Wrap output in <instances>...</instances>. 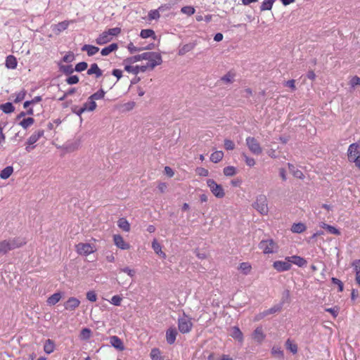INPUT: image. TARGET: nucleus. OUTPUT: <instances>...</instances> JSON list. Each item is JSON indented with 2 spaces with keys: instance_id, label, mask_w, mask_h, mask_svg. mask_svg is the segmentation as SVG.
Returning <instances> with one entry per match:
<instances>
[{
  "instance_id": "f257e3e1",
  "label": "nucleus",
  "mask_w": 360,
  "mask_h": 360,
  "mask_svg": "<svg viewBox=\"0 0 360 360\" xmlns=\"http://www.w3.org/2000/svg\"><path fill=\"white\" fill-rule=\"evenodd\" d=\"M25 243L26 242L24 239L18 237L1 240L0 242V255H6L9 251L23 246Z\"/></svg>"
},
{
  "instance_id": "f03ea898",
  "label": "nucleus",
  "mask_w": 360,
  "mask_h": 360,
  "mask_svg": "<svg viewBox=\"0 0 360 360\" xmlns=\"http://www.w3.org/2000/svg\"><path fill=\"white\" fill-rule=\"evenodd\" d=\"M121 32L120 27H114L108 29L102 32L96 39V43L98 45H103L110 41L112 37H116Z\"/></svg>"
},
{
  "instance_id": "7ed1b4c3",
  "label": "nucleus",
  "mask_w": 360,
  "mask_h": 360,
  "mask_svg": "<svg viewBox=\"0 0 360 360\" xmlns=\"http://www.w3.org/2000/svg\"><path fill=\"white\" fill-rule=\"evenodd\" d=\"M142 55L146 56L142 60H147L148 62L144 66H148V68L153 70L157 65L162 63V58L159 53L156 52H145Z\"/></svg>"
},
{
  "instance_id": "20e7f679",
  "label": "nucleus",
  "mask_w": 360,
  "mask_h": 360,
  "mask_svg": "<svg viewBox=\"0 0 360 360\" xmlns=\"http://www.w3.org/2000/svg\"><path fill=\"white\" fill-rule=\"evenodd\" d=\"M193 328V323L191 319L187 316L185 313H183V316L178 319V328L179 330L183 333H189Z\"/></svg>"
},
{
  "instance_id": "39448f33",
  "label": "nucleus",
  "mask_w": 360,
  "mask_h": 360,
  "mask_svg": "<svg viewBox=\"0 0 360 360\" xmlns=\"http://www.w3.org/2000/svg\"><path fill=\"white\" fill-rule=\"evenodd\" d=\"M252 207L262 215H266L269 212L267 199L264 195H259Z\"/></svg>"
},
{
  "instance_id": "423d86ee",
  "label": "nucleus",
  "mask_w": 360,
  "mask_h": 360,
  "mask_svg": "<svg viewBox=\"0 0 360 360\" xmlns=\"http://www.w3.org/2000/svg\"><path fill=\"white\" fill-rule=\"evenodd\" d=\"M259 248L264 254H271L277 252L278 247L273 239H268L260 241Z\"/></svg>"
},
{
  "instance_id": "0eeeda50",
  "label": "nucleus",
  "mask_w": 360,
  "mask_h": 360,
  "mask_svg": "<svg viewBox=\"0 0 360 360\" xmlns=\"http://www.w3.org/2000/svg\"><path fill=\"white\" fill-rule=\"evenodd\" d=\"M207 185L215 197L218 198H222L224 197L225 192L222 186L217 184V182L214 179H207Z\"/></svg>"
},
{
  "instance_id": "6e6552de",
  "label": "nucleus",
  "mask_w": 360,
  "mask_h": 360,
  "mask_svg": "<svg viewBox=\"0 0 360 360\" xmlns=\"http://www.w3.org/2000/svg\"><path fill=\"white\" fill-rule=\"evenodd\" d=\"M246 145L249 150L255 155H260L262 153V149L255 137L248 136L245 139Z\"/></svg>"
},
{
  "instance_id": "1a4fd4ad",
  "label": "nucleus",
  "mask_w": 360,
  "mask_h": 360,
  "mask_svg": "<svg viewBox=\"0 0 360 360\" xmlns=\"http://www.w3.org/2000/svg\"><path fill=\"white\" fill-rule=\"evenodd\" d=\"M291 264L285 257V261L277 260L273 263V267L278 272H283L289 271L291 269Z\"/></svg>"
},
{
  "instance_id": "9d476101",
  "label": "nucleus",
  "mask_w": 360,
  "mask_h": 360,
  "mask_svg": "<svg viewBox=\"0 0 360 360\" xmlns=\"http://www.w3.org/2000/svg\"><path fill=\"white\" fill-rule=\"evenodd\" d=\"M76 250L78 254L82 255H89L94 252V248L89 243H80L76 245Z\"/></svg>"
},
{
  "instance_id": "9b49d317",
  "label": "nucleus",
  "mask_w": 360,
  "mask_h": 360,
  "mask_svg": "<svg viewBox=\"0 0 360 360\" xmlns=\"http://www.w3.org/2000/svg\"><path fill=\"white\" fill-rule=\"evenodd\" d=\"M80 304L79 299L75 297H71L64 303V308L68 311L75 310Z\"/></svg>"
},
{
  "instance_id": "f8f14e48",
  "label": "nucleus",
  "mask_w": 360,
  "mask_h": 360,
  "mask_svg": "<svg viewBox=\"0 0 360 360\" xmlns=\"http://www.w3.org/2000/svg\"><path fill=\"white\" fill-rule=\"evenodd\" d=\"M284 303H285V300H284V299H283V300L281 301L280 303L274 305L273 307H271V308H269V309H268L266 310H264L261 314L262 317H264V316H268L269 314H272L281 311L282 310V309H283Z\"/></svg>"
},
{
  "instance_id": "ddd939ff",
  "label": "nucleus",
  "mask_w": 360,
  "mask_h": 360,
  "mask_svg": "<svg viewBox=\"0 0 360 360\" xmlns=\"http://www.w3.org/2000/svg\"><path fill=\"white\" fill-rule=\"evenodd\" d=\"M113 241L115 244V245L120 248L121 250H128L130 248V245L129 243H126L124 240V238L120 235H114L113 236Z\"/></svg>"
},
{
  "instance_id": "4468645a",
  "label": "nucleus",
  "mask_w": 360,
  "mask_h": 360,
  "mask_svg": "<svg viewBox=\"0 0 360 360\" xmlns=\"http://www.w3.org/2000/svg\"><path fill=\"white\" fill-rule=\"evenodd\" d=\"M177 334H178V333H177V330L176 329V328L171 327L169 329H167L166 331L167 342L169 345L174 344L176 340Z\"/></svg>"
},
{
  "instance_id": "2eb2a0df",
  "label": "nucleus",
  "mask_w": 360,
  "mask_h": 360,
  "mask_svg": "<svg viewBox=\"0 0 360 360\" xmlns=\"http://www.w3.org/2000/svg\"><path fill=\"white\" fill-rule=\"evenodd\" d=\"M147 69H148V66H144V65H141V66H139V65L131 66L130 65H127L124 67V70L127 72H130V73H133L134 75H137L140 72H146L147 70Z\"/></svg>"
},
{
  "instance_id": "dca6fc26",
  "label": "nucleus",
  "mask_w": 360,
  "mask_h": 360,
  "mask_svg": "<svg viewBox=\"0 0 360 360\" xmlns=\"http://www.w3.org/2000/svg\"><path fill=\"white\" fill-rule=\"evenodd\" d=\"M288 259L291 264H294L298 266L299 267H302V266H305L307 263V262L305 259H304L302 257L297 256V255L288 257Z\"/></svg>"
},
{
  "instance_id": "f3484780",
  "label": "nucleus",
  "mask_w": 360,
  "mask_h": 360,
  "mask_svg": "<svg viewBox=\"0 0 360 360\" xmlns=\"http://www.w3.org/2000/svg\"><path fill=\"white\" fill-rule=\"evenodd\" d=\"M44 134V131L43 129H39L34 131L27 139V145H33L41 137H42Z\"/></svg>"
},
{
  "instance_id": "a211bd4d",
  "label": "nucleus",
  "mask_w": 360,
  "mask_h": 360,
  "mask_svg": "<svg viewBox=\"0 0 360 360\" xmlns=\"http://www.w3.org/2000/svg\"><path fill=\"white\" fill-rule=\"evenodd\" d=\"M110 342L112 347L119 349L120 351H123L124 349V346L122 340L115 335L111 336L110 338Z\"/></svg>"
},
{
  "instance_id": "6ab92c4d",
  "label": "nucleus",
  "mask_w": 360,
  "mask_h": 360,
  "mask_svg": "<svg viewBox=\"0 0 360 360\" xmlns=\"http://www.w3.org/2000/svg\"><path fill=\"white\" fill-rule=\"evenodd\" d=\"M359 146L357 143H352L349 145L347 150V157L348 160L349 161V155H352V158H355L356 157H359L360 155L359 151L358 150Z\"/></svg>"
},
{
  "instance_id": "aec40b11",
  "label": "nucleus",
  "mask_w": 360,
  "mask_h": 360,
  "mask_svg": "<svg viewBox=\"0 0 360 360\" xmlns=\"http://www.w3.org/2000/svg\"><path fill=\"white\" fill-rule=\"evenodd\" d=\"M266 335L263 333L262 327H257L253 332L252 338L257 342L261 343L264 340Z\"/></svg>"
},
{
  "instance_id": "412c9836",
  "label": "nucleus",
  "mask_w": 360,
  "mask_h": 360,
  "mask_svg": "<svg viewBox=\"0 0 360 360\" xmlns=\"http://www.w3.org/2000/svg\"><path fill=\"white\" fill-rule=\"evenodd\" d=\"M86 73L89 75H95L96 78H99L103 75L102 70L98 68L96 63L91 64Z\"/></svg>"
},
{
  "instance_id": "4be33fe9",
  "label": "nucleus",
  "mask_w": 360,
  "mask_h": 360,
  "mask_svg": "<svg viewBox=\"0 0 360 360\" xmlns=\"http://www.w3.org/2000/svg\"><path fill=\"white\" fill-rule=\"evenodd\" d=\"M18 65L16 58L13 55H9L6 58L5 65L8 69H15Z\"/></svg>"
},
{
  "instance_id": "5701e85b",
  "label": "nucleus",
  "mask_w": 360,
  "mask_h": 360,
  "mask_svg": "<svg viewBox=\"0 0 360 360\" xmlns=\"http://www.w3.org/2000/svg\"><path fill=\"white\" fill-rule=\"evenodd\" d=\"M319 226L322 229H326L328 233H330L331 234L336 235V236H340L341 234L339 229H338L336 227L331 226L330 224H326L324 222H321L319 224Z\"/></svg>"
},
{
  "instance_id": "b1692460",
  "label": "nucleus",
  "mask_w": 360,
  "mask_h": 360,
  "mask_svg": "<svg viewBox=\"0 0 360 360\" xmlns=\"http://www.w3.org/2000/svg\"><path fill=\"white\" fill-rule=\"evenodd\" d=\"M231 337L240 342H242L243 341V333L240 331V328L238 326H233L231 328Z\"/></svg>"
},
{
  "instance_id": "393cba45",
  "label": "nucleus",
  "mask_w": 360,
  "mask_h": 360,
  "mask_svg": "<svg viewBox=\"0 0 360 360\" xmlns=\"http://www.w3.org/2000/svg\"><path fill=\"white\" fill-rule=\"evenodd\" d=\"M82 51H86L89 56H92L99 51V48L93 45L85 44L82 47Z\"/></svg>"
},
{
  "instance_id": "a878e982",
  "label": "nucleus",
  "mask_w": 360,
  "mask_h": 360,
  "mask_svg": "<svg viewBox=\"0 0 360 360\" xmlns=\"http://www.w3.org/2000/svg\"><path fill=\"white\" fill-rule=\"evenodd\" d=\"M80 145L81 140L77 139L73 142L66 143L65 148L69 152H72L75 150H77L80 147Z\"/></svg>"
},
{
  "instance_id": "bb28decb",
  "label": "nucleus",
  "mask_w": 360,
  "mask_h": 360,
  "mask_svg": "<svg viewBox=\"0 0 360 360\" xmlns=\"http://www.w3.org/2000/svg\"><path fill=\"white\" fill-rule=\"evenodd\" d=\"M152 248L157 255H160L164 259L166 258V254L162 251V247L156 239H154L152 242Z\"/></svg>"
},
{
  "instance_id": "cd10ccee",
  "label": "nucleus",
  "mask_w": 360,
  "mask_h": 360,
  "mask_svg": "<svg viewBox=\"0 0 360 360\" xmlns=\"http://www.w3.org/2000/svg\"><path fill=\"white\" fill-rule=\"evenodd\" d=\"M118 49V45L116 43H112L109 46L101 49V53L102 56H108L110 53L115 51Z\"/></svg>"
},
{
  "instance_id": "c85d7f7f",
  "label": "nucleus",
  "mask_w": 360,
  "mask_h": 360,
  "mask_svg": "<svg viewBox=\"0 0 360 360\" xmlns=\"http://www.w3.org/2000/svg\"><path fill=\"white\" fill-rule=\"evenodd\" d=\"M307 229V226L304 224L299 222L295 223L292 224L291 227V231L295 233H301L304 232Z\"/></svg>"
},
{
  "instance_id": "c756f323",
  "label": "nucleus",
  "mask_w": 360,
  "mask_h": 360,
  "mask_svg": "<svg viewBox=\"0 0 360 360\" xmlns=\"http://www.w3.org/2000/svg\"><path fill=\"white\" fill-rule=\"evenodd\" d=\"M61 298H62L61 292H55L54 294H53L48 298L47 303L49 305H55L60 300Z\"/></svg>"
},
{
  "instance_id": "7c9ffc66",
  "label": "nucleus",
  "mask_w": 360,
  "mask_h": 360,
  "mask_svg": "<svg viewBox=\"0 0 360 360\" xmlns=\"http://www.w3.org/2000/svg\"><path fill=\"white\" fill-rule=\"evenodd\" d=\"M13 172V168L12 166H7L0 172V178L1 179H7Z\"/></svg>"
},
{
  "instance_id": "2f4dec72",
  "label": "nucleus",
  "mask_w": 360,
  "mask_h": 360,
  "mask_svg": "<svg viewBox=\"0 0 360 360\" xmlns=\"http://www.w3.org/2000/svg\"><path fill=\"white\" fill-rule=\"evenodd\" d=\"M117 226L124 231L128 232L130 231V224L129 221L124 217L119 219L117 221Z\"/></svg>"
},
{
  "instance_id": "473e14b6",
  "label": "nucleus",
  "mask_w": 360,
  "mask_h": 360,
  "mask_svg": "<svg viewBox=\"0 0 360 360\" xmlns=\"http://www.w3.org/2000/svg\"><path fill=\"white\" fill-rule=\"evenodd\" d=\"M289 170L292 173L294 176L298 179H303L304 174L302 171L297 169L292 164L288 163Z\"/></svg>"
},
{
  "instance_id": "72a5a7b5",
  "label": "nucleus",
  "mask_w": 360,
  "mask_h": 360,
  "mask_svg": "<svg viewBox=\"0 0 360 360\" xmlns=\"http://www.w3.org/2000/svg\"><path fill=\"white\" fill-rule=\"evenodd\" d=\"M54 349H55L54 342L50 339L46 340L44 343V351L46 354H49L54 351Z\"/></svg>"
},
{
  "instance_id": "f704fd0d",
  "label": "nucleus",
  "mask_w": 360,
  "mask_h": 360,
  "mask_svg": "<svg viewBox=\"0 0 360 360\" xmlns=\"http://www.w3.org/2000/svg\"><path fill=\"white\" fill-rule=\"evenodd\" d=\"M34 123V120L32 117L23 118L18 123L23 129H27Z\"/></svg>"
},
{
  "instance_id": "c9c22d12",
  "label": "nucleus",
  "mask_w": 360,
  "mask_h": 360,
  "mask_svg": "<svg viewBox=\"0 0 360 360\" xmlns=\"http://www.w3.org/2000/svg\"><path fill=\"white\" fill-rule=\"evenodd\" d=\"M0 109L6 114H9L15 110V107L12 103L7 102L0 105Z\"/></svg>"
},
{
  "instance_id": "e433bc0d",
  "label": "nucleus",
  "mask_w": 360,
  "mask_h": 360,
  "mask_svg": "<svg viewBox=\"0 0 360 360\" xmlns=\"http://www.w3.org/2000/svg\"><path fill=\"white\" fill-rule=\"evenodd\" d=\"M224 153L221 150H217L212 153L210 155V160L214 163H217L222 160Z\"/></svg>"
},
{
  "instance_id": "4c0bfd02",
  "label": "nucleus",
  "mask_w": 360,
  "mask_h": 360,
  "mask_svg": "<svg viewBox=\"0 0 360 360\" xmlns=\"http://www.w3.org/2000/svg\"><path fill=\"white\" fill-rule=\"evenodd\" d=\"M140 37L143 39L153 37L154 39L156 37L155 32L151 29L142 30L140 33Z\"/></svg>"
},
{
  "instance_id": "58836bf2",
  "label": "nucleus",
  "mask_w": 360,
  "mask_h": 360,
  "mask_svg": "<svg viewBox=\"0 0 360 360\" xmlns=\"http://www.w3.org/2000/svg\"><path fill=\"white\" fill-rule=\"evenodd\" d=\"M88 103H85L82 107L79 108L77 105L72 107V112L81 117L82 114L87 110Z\"/></svg>"
},
{
  "instance_id": "ea45409f",
  "label": "nucleus",
  "mask_w": 360,
  "mask_h": 360,
  "mask_svg": "<svg viewBox=\"0 0 360 360\" xmlns=\"http://www.w3.org/2000/svg\"><path fill=\"white\" fill-rule=\"evenodd\" d=\"M276 0H264L260 6V11H270L273 7V4Z\"/></svg>"
},
{
  "instance_id": "a19ab883",
  "label": "nucleus",
  "mask_w": 360,
  "mask_h": 360,
  "mask_svg": "<svg viewBox=\"0 0 360 360\" xmlns=\"http://www.w3.org/2000/svg\"><path fill=\"white\" fill-rule=\"evenodd\" d=\"M150 355L152 360H163L161 352L158 348L152 349Z\"/></svg>"
},
{
  "instance_id": "79ce46f5",
  "label": "nucleus",
  "mask_w": 360,
  "mask_h": 360,
  "mask_svg": "<svg viewBox=\"0 0 360 360\" xmlns=\"http://www.w3.org/2000/svg\"><path fill=\"white\" fill-rule=\"evenodd\" d=\"M59 70L67 75H71L75 71V68L71 65H60Z\"/></svg>"
},
{
  "instance_id": "37998d69",
  "label": "nucleus",
  "mask_w": 360,
  "mask_h": 360,
  "mask_svg": "<svg viewBox=\"0 0 360 360\" xmlns=\"http://www.w3.org/2000/svg\"><path fill=\"white\" fill-rule=\"evenodd\" d=\"M194 48V45L193 44H186L184 45L179 50L178 54L179 56H183L186 53L191 51Z\"/></svg>"
},
{
  "instance_id": "c03bdc74",
  "label": "nucleus",
  "mask_w": 360,
  "mask_h": 360,
  "mask_svg": "<svg viewBox=\"0 0 360 360\" xmlns=\"http://www.w3.org/2000/svg\"><path fill=\"white\" fill-rule=\"evenodd\" d=\"M145 56H146L142 55V53L141 54H139V55H136V56L127 58V59H125L124 60V63H129V64L134 63L136 62L142 60V58L143 57H145Z\"/></svg>"
},
{
  "instance_id": "a18cd8bd",
  "label": "nucleus",
  "mask_w": 360,
  "mask_h": 360,
  "mask_svg": "<svg viewBox=\"0 0 360 360\" xmlns=\"http://www.w3.org/2000/svg\"><path fill=\"white\" fill-rule=\"evenodd\" d=\"M271 353L275 357L279 359H283L284 357L283 351L281 349V347H273L271 349Z\"/></svg>"
},
{
  "instance_id": "49530a36",
  "label": "nucleus",
  "mask_w": 360,
  "mask_h": 360,
  "mask_svg": "<svg viewBox=\"0 0 360 360\" xmlns=\"http://www.w3.org/2000/svg\"><path fill=\"white\" fill-rule=\"evenodd\" d=\"M223 172L226 176H233L236 174V168L233 166H227L224 168Z\"/></svg>"
},
{
  "instance_id": "de8ad7c7",
  "label": "nucleus",
  "mask_w": 360,
  "mask_h": 360,
  "mask_svg": "<svg viewBox=\"0 0 360 360\" xmlns=\"http://www.w3.org/2000/svg\"><path fill=\"white\" fill-rule=\"evenodd\" d=\"M285 347L287 349L290 350L294 354L297 352V345L294 344L290 339L286 340Z\"/></svg>"
},
{
  "instance_id": "09e8293b",
  "label": "nucleus",
  "mask_w": 360,
  "mask_h": 360,
  "mask_svg": "<svg viewBox=\"0 0 360 360\" xmlns=\"http://www.w3.org/2000/svg\"><path fill=\"white\" fill-rule=\"evenodd\" d=\"M105 91L101 89L94 94H93L91 96H89V100H99L104 97L105 96Z\"/></svg>"
},
{
  "instance_id": "8fccbe9b",
  "label": "nucleus",
  "mask_w": 360,
  "mask_h": 360,
  "mask_svg": "<svg viewBox=\"0 0 360 360\" xmlns=\"http://www.w3.org/2000/svg\"><path fill=\"white\" fill-rule=\"evenodd\" d=\"M136 105V103L134 101H129L122 105V112H128L134 109Z\"/></svg>"
},
{
  "instance_id": "3c124183",
  "label": "nucleus",
  "mask_w": 360,
  "mask_h": 360,
  "mask_svg": "<svg viewBox=\"0 0 360 360\" xmlns=\"http://www.w3.org/2000/svg\"><path fill=\"white\" fill-rule=\"evenodd\" d=\"M245 275H248L251 271V265L248 262H242L239 268Z\"/></svg>"
},
{
  "instance_id": "603ef678",
  "label": "nucleus",
  "mask_w": 360,
  "mask_h": 360,
  "mask_svg": "<svg viewBox=\"0 0 360 360\" xmlns=\"http://www.w3.org/2000/svg\"><path fill=\"white\" fill-rule=\"evenodd\" d=\"M41 96H35L34 98H32V100L30 101H26L24 104H23V107L25 108H28L30 105H34L35 103H37L39 102H40L41 101Z\"/></svg>"
},
{
  "instance_id": "864d4df0",
  "label": "nucleus",
  "mask_w": 360,
  "mask_h": 360,
  "mask_svg": "<svg viewBox=\"0 0 360 360\" xmlns=\"http://www.w3.org/2000/svg\"><path fill=\"white\" fill-rule=\"evenodd\" d=\"M148 16L149 20H158L160 17V11L158 9L150 10Z\"/></svg>"
},
{
  "instance_id": "5fc2aeb1",
  "label": "nucleus",
  "mask_w": 360,
  "mask_h": 360,
  "mask_svg": "<svg viewBox=\"0 0 360 360\" xmlns=\"http://www.w3.org/2000/svg\"><path fill=\"white\" fill-rule=\"evenodd\" d=\"M68 25H69V22L65 20V21L60 22L58 23L57 25H56V28L58 32H60L62 31L65 30L68 27Z\"/></svg>"
},
{
  "instance_id": "6e6d98bb",
  "label": "nucleus",
  "mask_w": 360,
  "mask_h": 360,
  "mask_svg": "<svg viewBox=\"0 0 360 360\" xmlns=\"http://www.w3.org/2000/svg\"><path fill=\"white\" fill-rule=\"evenodd\" d=\"M181 11L183 13L187 14L188 15H192L194 14L195 10L191 6H186L181 8Z\"/></svg>"
},
{
  "instance_id": "4d7b16f0",
  "label": "nucleus",
  "mask_w": 360,
  "mask_h": 360,
  "mask_svg": "<svg viewBox=\"0 0 360 360\" xmlns=\"http://www.w3.org/2000/svg\"><path fill=\"white\" fill-rule=\"evenodd\" d=\"M233 78L234 74L231 73V72H229L221 78V80L224 82L225 83H232L233 81Z\"/></svg>"
},
{
  "instance_id": "13d9d810",
  "label": "nucleus",
  "mask_w": 360,
  "mask_h": 360,
  "mask_svg": "<svg viewBox=\"0 0 360 360\" xmlns=\"http://www.w3.org/2000/svg\"><path fill=\"white\" fill-rule=\"evenodd\" d=\"M91 331L89 328H84L81 330L80 336L83 340H88L91 337Z\"/></svg>"
},
{
  "instance_id": "bf43d9fd",
  "label": "nucleus",
  "mask_w": 360,
  "mask_h": 360,
  "mask_svg": "<svg viewBox=\"0 0 360 360\" xmlns=\"http://www.w3.org/2000/svg\"><path fill=\"white\" fill-rule=\"evenodd\" d=\"M88 67V64L86 62H79L78 63L75 68V71L81 72L85 70Z\"/></svg>"
},
{
  "instance_id": "052dcab7",
  "label": "nucleus",
  "mask_w": 360,
  "mask_h": 360,
  "mask_svg": "<svg viewBox=\"0 0 360 360\" xmlns=\"http://www.w3.org/2000/svg\"><path fill=\"white\" fill-rule=\"evenodd\" d=\"M242 156L244 158V160L246 165L249 167H253L255 165V160L254 158L248 157L245 153H243Z\"/></svg>"
},
{
  "instance_id": "680f3d73",
  "label": "nucleus",
  "mask_w": 360,
  "mask_h": 360,
  "mask_svg": "<svg viewBox=\"0 0 360 360\" xmlns=\"http://www.w3.org/2000/svg\"><path fill=\"white\" fill-rule=\"evenodd\" d=\"M26 96V91L25 89L21 90L20 92L16 94L15 98L14 99L15 103H19L22 101Z\"/></svg>"
},
{
  "instance_id": "e2e57ef3",
  "label": "nucleus",
  "mask_w": 360,
  "mask_h": 360,
  "mask_svg": "<svg viewBox=\"0 0 360 360\" xmlns=\"http://www.w3.org/2000/svg\"><path fill=\"white\" fill-rule=\"evenodd\" d=\"M127 49L129 50V51L130 52V53H134L135 52H139V51H141L143 50V48H141V47H136L134 45V44L132 42H130L128 45H127Z\"/></svg>"
},
{
  "instance_id": "0e129e2a",
  "label": "nucleus",
  "mask_w": 360,
  "mask_h": 360,
  "mask_svg": "<svg viewBox=\"0 0 360 360\" xmlns=\"http://www.w3.org/2000/svg\"><path fill=\"white\" fill-rule=\"evenodd\" d=\"M86 299L90 302H96L97 300V295L94 290H89L86 292Z\"/></svg>"
},
{
  "instance_id": "69168bd1",
  "label": "nucleus",
  "mask_w": 360,
  "mask_h": 360,
  "mask_svg": "<svg viewBox=\"0 0 360 360\" xmlns=\"http://www.w3.org/2000/svg\"><path fill=\"white\" fill-rule=\"evenodd\" d=\"M122 300V298L120 295H114L110 302L115 306H120Z\"/></svg>"
},
{
  "instance_id": "338daca9",
  "label": "nucleus",
  "mask_w": 360,
  "mask_h": 360,
  "mask_svg": "<svg viewBox=\"0 0 360 360\" xmlns=\"http://www.w3.org/2000/svg\"><path fill=\"white\" fill-rule=\"evenodd\" d=\"M65 81L68 84H75L79 82V77L77 75H71L68 77Z\"/></svg>"
},
{
  "instance_id": "774afa93",
  "label": "nucleus",
  "mask_w": 360,
  "mask_h": 360,
  "mask_svg": "<svg viewBox=\"0 0 360 360\" xmlns=\"http://www.w3.org/2000/svg\"><path fill=\"white\" fill-rule=\"evenodd\" d=\"M352 266L353 267L355 274H356V272H358V274L360 273V259H355L353 261Z\"/></svg>"
}]
</instances>
